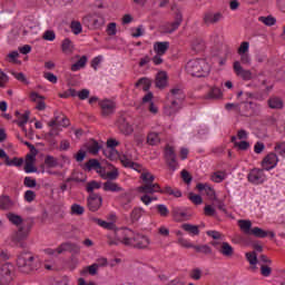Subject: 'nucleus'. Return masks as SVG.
I'll return each mask as SVG.
<instances>
[{
    "label": "nucleus",
    "instance_id": "obj_1",
    "mask_svg": "<svg viewBox=\"0 0 285 285\" xmlns=\"http://www.w3.org/2000/svg\"><path fill=\"white\" fill-rule=\"evenodd\" d=\"M116 239L124 244V246H130L138 250H146L150 246V238L148 236L135 233L130 228H124L116 232Z\"/></svg>",
    "mask_w": 285,
    "mask_h": 285
},
{
    "label": "nucleus",
    "instance_id": "obj_2",
    "mask_svg": "<svg viewBox=\"0 0 285 285\" xmlns=\"http://www.w3.org/2000/svg\"><path fill=\"white\" fill-rule=\"evenodd\" d=\"M17 266L20 273L24 275H30V273H35L39 268V261L32 255V253L24 252L19 255L17 259Z\"/></svg>",
    "mask_w": 285,
    "mask_h": 285
},
{
    "label": "nucleus",
    "instance_id": "obj_3",
    "mask_svg": "<svg viewBox=\"0 0 285 285\" xmlns=\"http://www.w3.org/2000/svg\"><path fill=\"white\" fill-rule=\"evenodd\" d=\"M238 226L244 235H253L258 239H264L265 237H268V235L272 239L275 237V233L273 232H266L259 227H253V223L250 220L240 219L238 220Z\"/></svg>",
    "mask_w": 285,
    "mask_h": 285
},
{
    "label": "nucleus",
    "instance_id": "obj_4",
    "mask_svg": "<svg viewBox=\"0 0 285 285\" xmlns=\"http://www.w3.org/2000/svg\"><path fill=\"white\" fill-rule=\"evenodd\" d=\"M186 71L191 77H206L210 72V66L204 59H194L187 62Z\"/></svg>",
    "mask_w": 285,
    "mask_h": 285
},
{
    "label": "nucleus",
    "instance_id": "obj_5",
    "mask_svg": "<svg viewBox=\"0 0 285 285\" xmlns=\"http://www.w3.org/2000/svg\"><path fill=\"white\" fill-rule=\"evenodd\" d=\"M140 179L144 181V185L139 186L138 193H157L159 190V184L155 181V175L150 174V171L142 169L140 171Z\"/></svg>",
    "mask_w": 285,
    "mask_h": 285
},
{
    "label": "nucleus",
    "instance_id": "obj_6",
    "mask_svg": "<svg viewBox=\"0 0 285 285\" xmlns=\"http://www.w3.org/2000/svg\"><path fill=\"white\" fill-rule=\"evenodd\" d=\"M83 23H86L89 28H94L95 30H99V28H104L106 26V18L101 13H90L82 19Z\"/></svg>",
    "mask_w": 285,
    "mask_h": 285
},
{
    "label": "nucleus",
    "instance_id": "obj_7",
    "mask_svg": "<svg viewBox=\"0 0 285 285\" xmlns=\"http://www.w3.org/2000/svg\"><path fill=\"white\" fill-rule=\"evenodd\" d=\"M98 106L100 107V115L105 119H108V117H112V115H115V111L117 110V102L111 99H102L98 102Z\"/></svg>",
    "mask_w": 285,
    "mask_h": 285
},
{
    "label": "nucleus",
    "instance_id": "obj_8",
    "mask_svg": "<svg viewBox=\"0 0 285 285\" xmlns=\"http://www.w3.org/2000/svg\"><path fill=\"white\" fill-rule=\"evenodd\" d=\"M14 279V266L6 263L0 267V284L8 285Z\"/></svg>",
    "mask_w": 285,
    "mask_h": 285
},
{
    "label": "nucleus",
    "instance_id": "obj_9",
    "mask_svg": "<svg viewBox=\"0 0 285 285\" xmlns=\"http://www.w3.org/2000/svg\"><path fill=\"white\" fill-rule=\"evenodd\" d=\"M104 206V198L99 194H90L87 198V207L91 213H97Z\"/></svg>",
    "mask_w": 285,
    "mask_h": 285
},
{
    "label": "nucleus",
    "instance_id": "obj_10",
    "mask_svg": "<svg viewBox=\"0 0 285 285\" xmlns=\"http://www.w3.org/2000/svg\"><path fill=\"white\" fill-rule=\"evenodd\" d=\"M165 158L167 166L170 170H177L179 163H177V155L175 154V148L167 146L165 149Z\"/></svg>",
    "mask_w": 285,
    "mask_h": 285
},
{
    "label": "nucleus",
    "instance_id": "obj_11",
    "mask_svg": "<svg viewBox=\"0 0 285 285\" xmlns=\"http://www.w3.org/2000/svg\"><path fill=\"white\" fill-rule=\"evenodd\" d=\"M116 124H117V128L120 130L122 135L128 136L135 132V128L132 127V125H130L126 116H120Z\"/></svg>",
    "mask_w": 285,
    "mask_h": 285
},
{
    "label": "nucleus",
    "instance_id": "obj_12",
    "mask_svg": "<svg viewBox=\"0 0 285 285\" xmlns=\"http://www.w3.org/2000/svg\"><path fill=\"white\" fill-rule=\"evenodd\" d=\"M234 72L237 77H240L243 81H250V79H253V72L250 70L244 69L239 61L234 62Z\"/></svg>",
    "mask_w": 285,
    "mask_h": 285
},
{
    "label": "nucleus",
    "instance_id": "obj_13",
    "mask_svg": "<svg viewBox=\"0 0 285 285\" xmlns=\"http://www.w3.org/2000/svg\"><path fill=\"white\" fill-rule=\"evenodd\" d=\"M247 179L250 181V184H264L266 180L264 169H252L247 176Z\"/></svg>",
    "mask_w": 285,
    "mask_h": 285
},
{
    "label": "nucleus",
    "instance_id": "obj_14",
    "mask_svg": "<svg viewBox=\"0 0 285 285\" xmlns=\"http://www.w3.org/2000/svg\"><path fill=\"white\" fill-rule=\"evenodd\" d=\"M277 161H279V158H277V154L269 153L267 156L264 157L262 166L265 170H273V168L277 166Z\"/></svg>",
    "mask_w": 285,
    "mask_h": 285
},
{
    "label": "nucleus",
    "instance_id": "obj_15",
    "mask_svg": "<svg viewBox=\"0 0 285 285\" xmlns=\"http://www.w3.org/2000/svg\"><path fill=\"white\" fill-rule=\"evenodd\" d=\"M222 19H224L222 12H207L204 14L203 21L205 26H215V23H219Z\"/></svg>",
    "mask_w": 285,
    "mask_h": 285
},
{
    "label": "nucleus",
    "instance_id": "obj_16",
    "mask_svg": "<svg viewBox=\"0 0 285 285\" xmlns=\"http://www.w3.org/2000/svg\"><path fill=\"white\" fill-rule=\"evenodd\" d=\"M120 161L125 168H131L132 170H136L137 173H141L142 167L141 165L132 161V158L128 154H125L120 156Z\"/></svg>",
    "mask_w": 285,
    "mask_h": 285
},
{
    "label": "nucleus",
    "instance_id": "obj_17",
    "mask_svg": "<svg viewBox=\"0 0 285 285\" xmlns=\"http://www.w3.org/2000/svg\"><path fill=\"white\" fill-rule=\"evenodd\" d=\"M28 235H30V227L20 226L13 237V242L17 243V246H20L21 248H23V243L21 242H23V239H26Z\"/></svg>",
    "mask_w": 285,
    "mask_h": 285
},
{
    "label": "nucleus",
    "instance_id": "obj_18",
    "mask_svg": "<svg viewBox=\"0 0 285 285\" xmlns=\"http://www.w3.org/2000/svg\"><path fill=\"white\" fill-rule=\"evenodd\" d=\"M181 21H184V16L181 12H176L175 21L169 22L165 26V30L168 35H173L175 30H177L181 26Z\"/></svg>",
    "mask_w": 285,
    "mask_h": 285
},
{
    "label": "nucleus",
    "instance_id": "obj_19",
    "mask_svg": "<svg viewBox=\"0 0 285 285\" xmlns=\"http://www.w3.org/2000/svg\"><path fill=\"white\" fill-rule=\"evenodd\" d=\"M155 85H156V88H159V90H164V88H168V73L166 71H159L156 75Z\"/></svg>",
    "mask_w": 285,
    "mask_h": 285
},
{
    "label": "nucleus",
    "instance_id": "obj_20",
    "mask_svg": "<svg viewBox=\"0 0 285 285\" xmlns=\"http://www.w3.org/2000/svg\"><path fill=\"white\" fill-rule=\"evenodd\" d=\"M61 253H79V246L75 243H62L57 247V255Z\"/></svg>",
    "mask_w": 285,
    "mask_h": 285
},
{
    "label": "nucleus",
    "instance_id": "obj_21",
    "mask_svg": "<svg viewBox=\"0 0 285 285\" xmlns=\"http://www.w3.org/2000/svg\"><path fill=\"white\" fill-rule=\"evenodd\" d=\"M217 250L223 255V257H227L228 259L235 255V249L226 242H223Z\"/></svg>",
    "mask_w": 285,
    "mask_h": 285
},
{
    "label": "nucleus",
    "instance_id": "obj_22",
    "mask_svg": "<svg viewBox=\"0 0 285 285\" xmlns=\"http://www.w3.org/2000/svg\"><path fill=\"white\" fill-rule=\"evenodd\" d=\"M197 190L205 191V195H207V197H209V199L213 202L215 199H217V197L215 196V189L213 187H210V185L208 184H197L196 185Z\"/></svg>",
    "mask_w": 285,
    "mask_h": 285
},
{
    "label": "nucleus",
    "instance_id": "obj_23",
    "mask_svg": "<svg viewBox=\"0 0 285 285\" xmlns=\"http://www.w3.org/2000/svg\"><path fill=\"white\" fill-rule=\"evenodd\" d=\"M167 99H177L178 101H184V99H186L184 89L179 86L173 88L170 92L167 94Z\"/></svg>",
    "mask_w": 285,
    "mask_h": 285
},
{
    "label": "nucleus",
    "instance_id": "obj_24",
    "mask_svg": "<svg viewBox=\"0 0 285 285\" xmlns=\"http://www.w3.org/2000/svg\"><path fill=\"white\" fill-rule=\"evenodd\" d=\"M267 106L272 110H282V108H284V100H282V98H279L277 96H272L267 100Z\"/></svg>",
    "mask_w": 285,
    "mask_h": 285
},
{
    "label": "nucleus",
    "instance_id": "obj_25",
    "mask_svg": "<svg viewBox=\"0 0 285 285\" xmlns=\"http://www.w3.org/2000/svg\"><path fill=\"white\" fill-rule=\"evenodd\" d=\"M168 48H170V42L168 41L154 43V52H156V55H166Z\"/></svg>",
    "mask_w": 285,
    "mask_h": 285
},
{
    "label": "nucleus",
    "instance_id": "obj_26",
    "mask_svg": "<svg viewBox=\"0 0 285 285\" xmlns=\"http://www.w3.org/2000/svg\"><path fill=\"white\" fill-rule=\"evenodd\" d=\"M61 50L63 55H72L75 52V45L70 38H66L61 43Z\"/></svg>",
    "mask_w": 285,
    "mask_h": 285
},
{
    "label": "nucleus",
    "instance_id": "obj_27",
    "mask_svg": "<svg viewBox=\"0 0 285 285\" xmlns=\"http://www.w3.org/2000/svg\"><path fill=\"white\" fill-rule=\"evenodd\" d=\"M85 170H88L90 173V170H96V173H99V170H101V163H99V160L92 158L89 159L86 164H85Z\"/></svg>",
    "mask_w": 285,
    "mask_h": 285
},
{
    "label": "nucleus",
    "instance_id": "obj_28",
    "mask_svg": "<svg viewBox=\"0 0 285 285\" xmlns=\"http://www.w3.org/2000/svg\"><path fill=\"white\" fill-rule=\"evenodd\" d=\"M147 144L149 146H159L161 144V138L159 137V132L151 131L147 135Z\"/></svg>",
    "mask_w": 285,
    "mask_h": 285
},
{
    "label": "nucleus",
    "instance_id": "obj_29",
    "mask_svg": "<svg viewBox=\"0 0 285 285\" xmlns=\"http://www.w3.org/2000/svg\"><path fill=\"white\" fill-rule=\"evenodd\" d=\"M104 190L106 193H121V187L117 183H112V180H107L104 184Z\"/></svg>",
    "mask_w": 285,
    "mask_h": 285
},
{
    "label": "nucleus",
    "instance_id": "obj_30",
    "mask_svg": "<svg viewBox=\"0 0 285 285\" xmlns=\"http://www.w3.org/2000/svg\"><path fill=\"white\" fill-rule=\"evenodd\" d=\"M174 218L176 222H188L190 219V214L186 212H180L179 209H174L173 210Z\"/></svg>",
    "mask_w": 285,
    "mask_h": 285
},
{
    "label": "nucleus",
    "instance_id": "obj_31",
    "mask_svg": "<svg viewBox=\"0 0 285 285\" xmlns=\"http://www.w3.org/2000/svg\"><path fill=\"white\" fill-rule=\"evenodd\" d=\"M87 150L90 153V155H98L99 150H101V145H99L97 140L91 139L87 146Z\"/></svg>",
    "mask_w": 285,
    "mask_h": 285
},
{
    "label": "nucleus",
    "instance_id": "obj_32",
    "mask_svg": "<svg viewBox=\"0 0 285 285\" xmlns=\"http://www.w3.org/2000/svg\"><path fill=\"white\" fill-rule=\"evenodd\" d=\"M255 106H257V104L253 101L246 102L243 111L244 117H253L255 115Z\"/></svg>",
    "mask_w": 285,
    "mask_h": 285
},
{
    "label": "nucleus",
    "instance_id": "obj_33",
    "mask_svg": "<svg viewBox=\"0 0 285 285\" xmlns=\"http://www.w3.org/2000/svg\"><path fill=\"white\" fill-rule=\"evenodd\" d=\"M13 204L10 199V196H1L0 197V208L1 210H10L12 208Z\"/></svg>",
    "mask_w": 285,
    "mask_h": 285
},
{
    "label": "nucleus",
    "instance_id": "obj_34",
    "mask_svg": "<svg viewBox=\"0 0 285 285\" xmlns=\"http://www.w3.org/2000/svg\"><path fill=\"white\" fill-rule=\"evenodd\" d=\"M86 63H88V57H80V59L71 66V71L77 72V70H81V68H86Z\"/></svg>",
    "mask_w": 285,
    "mask_h": 285
},
{
    "label": "nucleus",
    "instance_id": "obj_35",
    "mask_svg": "<svg viewBox=\"0 0 285 285\" xmlns=\"http://www.w3.org/2000/svg\"><path fill=\"white\" fill-rule=\"evenodd\" d=\"M169 101V115H175L177 110H179V104H181V100H177V98H167Z\"/></svg>",
    "mask_w": 285,
    "mask_h": 285
},
{
    "label": "nucleus",
    "instance_id": "obj_36",
    "mask_svg": "<svg viewBox=\"0 0 285 285\" xmlns=\"http://www.w3.org/2000/svg\"><path fill=\"white\" fill-rule=\"evenodd\" d=\"M7 218L13 226H21V224H23V218L14 213L7 214Z\"/></svg>",
    "mask_w": 285,
    "mask_h": 285
},
{
    "label": "nucleus",
    "instance_id": "obj_37",
    "mask_svg": "<svg viewBox=\"0 0 285 285\" xmlns=\"http://www.w3.org/2000/svg\"><path fill=\"white\" fill-rule=\"evenodd\" d=\"M98 271H99V265L94 263L92 265H89V266L85 267L80 272V275H88V273H89V275L95 276V275H97Z\"/></svg>",
    "mask_w": 285,
    "mask_h": 285
},
{
    "label": "nucleus",
    "instance_id": "obj_38",
    "mask_svg": "<svg viewBox=\"0 0 285 285\" xmlns=\"http://www.w3.org/2000/svg\"><path fill=\"white\" fill-rule=\"evenodd\" d=\"M181 228L186 233H189V235H199V226H197V225L183 224Z\"/></svg>",
    "mask_w": 285,
    "mask_h": 285
},
{
    "label": "nucleus",
    "instance_id": "obj_39",
    "mask_svg": "<svg viewBox=\"0 0 285 285\" xmlns=\"http://www.w3.org/2000/svg\"><path fill=\"white\" fill-rule=\"evenodd\" d=\"M142 196L140 197V202L145 204V206L150 205L153 202H157V197H153L150 195H155V193H140Z\"/></svg>",
    "mask_w": 285,
    "mask_h": 285
},
{
    "label": "nucleus",
    "instance_id": "obj_40",
    "mask_svg": "<svg viewBox=\"0 0 285 285\" xmlns=\"http://www.w3.org/2000/svg\"><path fill=\"white\" fill-rule=\"evenodd\" d=\"M206 48V45L204 43V40L202 39H195L191 42V49L194 52H202Z\"/></svg>",
    "mask_w": 285,
    "mask_h": 285
},
{
    "label": "nucleus",
    "instance_id": "obj_41",
    "mask_svg": "<svg viewBox=\"0 0 285 285\" xmlns=\"http://www.w3.org/2000/svg\"><path fill=\"white\" fill-rule=\"evenodd\" d=\"M142 215H144V208L135 207L130 213V219L131 222H139Z\"/></svg>",
    "mask_w": 285,
    "mask_h": 285
},
{
    "label": "nucleus",
    "instance_id": "obj_42",
    "mask_svg": "<svg viewBox=\"0 0 285 285\" xmlns=\"http://www.w3.org/2000/svg\"><path fill=\"white\" fill-rule=\"evenodd\" d=\"M222 89H219L218 87H212V89L207 94V99H222Z\"/></svg>",
    "mask_w": 285,
    "mask_h": 285
},
{
    "label": "nucleus",
    "instance_id": "obj_43",
    "mask_svg": "<svg viewBox=\"0 0 285 285\" xmlns=\"http://www.w3.org/2000/svg\"><path fill=\"white\" fill-rule=\"evenodd\" d=\"M194 250H196V253H202L203 255L213 254V248L208 245H194Z\"/></svg>",
    "mask_w": 285,
    "mask_h": 285
},
{
    "label": "nucleus",
    "instance_id": "obj_44",
    "mask_svg": "<svg viewBox=\"0 0 285 285\" xmlns=\"http://www.w3.org/2000/svg\"><path fill=\"white\" fill-rule=\"evenodd\" d=\"M136 88H139V86H142V90L145 92H148V90H150V79L148 78H140L136 83H135Z\"/></svg>",
    "mask_w": 285,
    "mask_h": 285
},
{
    "label": "nucleus",
    "instance_id": "obj_45",
    "mask_svg": "<svg viewBox=\"0 0 285 285\" xmlns=\"http://www.w3.org/2000/svg\"><path fill=\"white\" fill-rule=\"evenodd\" d=\"M28 119H30V111H26L18 118V120H13V124H17L20 128H23L26 124H28Z\"/></svg>",
    "mask_w": 285,
    "mask_h": 285
},
{
    "label": "nucleus",
    "instance_id": "obj_46",
    "mask_svg": "<svg viewBox=\"0 0 285 285\" xmlns=\"http://www.w3.org/2000/svg\"><path fill=\"white\" fill-rule=\"evenodd\" d=\"M99 188H101V183H97V180H91L86 186V190L90 195H95V190H99Z\"/></svg>",
    "mask_w": 285,
    "mask_h": 285
},
{
    "label": "nucleus",
    "instance_id": "obj_47",
    "mask_svg": "<svg viewBox=\"0 0 285 285\" xmlns=\"http://www.w3.org/2000/svg\"><path fill=\"white\" fill-rule=\"evenodd\" d=\"M45 164L48 168H57L59 166V160L51 155L46 156Z\"/></svg>",
    "mask_w": 285,
    "mask_h": 285
},
{
    "label": "nucleus",
    "instance_id": "obj_48",
    "mask_svg": "<svg viewBox=\"0 0 285 285\" xmlns=\"http://www.w3.org/2000/svg\"><path fill=\"white\" fill-rule=\"evenodd\" d=\"M6 166H22L23 165V158L13 157L10 160V156L7 157V160L4 161Z\"/></svg>",
    "mask_w": 285,
    "mask_h": 285
},
{
    "label": "nucleus",
    "instance_id": "obj_49",
    "mask_svg": "<svg viewBox=\"0 0 285 285\" xmlns=\"http://www.w3.org/2000/svg\"><path fill=\"white\" fill-rule=\"evenodd\" d=\"M258 21H261V23H264L265 26H275V23H277V19H275V17L273 16H267V17H259Z\"/></svg>",
    "mask_w": 285,
    "mask_h": 285
},
{
    "label": "nucleus",
    "instance_id": "obj_50",
    "mask_svg": "<svg viewBox=\"0 0 285 285\" xmlns=\"http://www.w3.org/2000/svg\"><path fill=\"white\" fill-rule=\"evenodd\" d=\"M70 28L73 35H81V32L83 31V28L81 27V22L79 21H71Z\"/></svg>",
    "mask_w": 285,
    "mask_h": 285
},
{
    "label": "nucleus",
    "instance_id": "obj_51",
    "mask_svg": "<svg viewBox=\"0 0 285 285\" xmlns=\"http://www.w3.org/2000/svg\"><path fill=\"white\" fill-rule=\"evenodd\" d=\"M62 117H63L62 112L55 114L53 119L48 122L49 128H52L53 126H59L61 124Z\"/></svg>",
    "mask_w": 285,
    "mask_h": 285
},
{
    "label": "nucleus",
    "instance_id": "obj_52",
    "mask_svg": "<svg viewBox=\"0 0 285 285\" xmlns=\"http://www.w3.org/2000/svg\"><path fill=\"white\" fill-rule=\"evenodd\" d=\"M247 262H249L250 266L257 265V252H249L245 254Z\"/></svg>",
    "mask_w": 285,
    "mask_h": 285
},
{
    "label": "nucleus",
    "instance_id": "obj_53",
    "mask_svg": "<svg viewBox=\"0 0 285 285\" xmlns=\"http://www.w3.org/2000/svg\"><path fill=\"white\" fill-rule=\"evenodd\" d=\"M188 199L189 202L194 203L196 206H199L203 204L204 199L202 198V196L194 194V193H189L188 194Z\"/></svg>",
    "mask_w": 285,
    "mask_h": 285
},
{
    "label": "nucleus",
    "instance_id": "obj_54",
    "mask_svg": "<svg viewBox=\"0 0 285 285\" xmlns=\"http://www.w3.org/2000/svg\"><path fill=\"white\" fill-rule=\"evenodd\" d=\"M11 75L17 79V81H21V83H26V86H28L29 81L23 72L11 71Z\"/></svg>",
    "mask_w": 285,
    "mask_h": 285
},
{
    "label": "nucleus",
    "instance_id": "obj_55",
    "mask_svg": "<svg viewBox=\"0 0 285 285\" xmlns=\"http://www.w3.org/2000/svg\"><path fill=\"white\" fill-rule=\"evenodd\" d=\"M83 213H86L83 206L79 204L71 205V215H83Z\"/></svg>",
    "mask_w": 285,
    "mask_h": 285
},
{
    "label": "nucleus",
    "instance_id": "obj_56",
    "mask_svg": "<svg viewBox=\"0 0 285 285\" xmlns=\"http://www.w3.org/2000/svg\"><path fill=\"white\" fill-rule=\"evenodd\" d=\"M42 39L45 41H55V39H57V35L55 33V31L52 30H47L45 31V33L42 35Z\"/></svg>",
    "mask_w": 285,
    "mask_h": 285
},
{
    "label": "nucleus",
    "instance_id": "obj_57",
    "mask_svg": "<svg viewBox=\"0 0 285 285\" xmlns=\"http://www.w3.org/2000/svg\"><path fill=\"white\" fill-rule=\"evenodd\" d=\"M180 175L185 184L189 185L193 181V176L190 175V173H188V170L183 169Z\"/></svg>",
    "mask_w": 285,
    "mask_h": 285
},
{
    "label": "nucleus",
    "instance_id": "obj_58",
    "mask_svg": "<svg viewBox=\"0 0 285 285\" xmlns=\"http://www.w3.org/2000/svg\"><path fill=\"white\" fill-rule=\"evenodd\" d=\"M156 208H157L160 217H168V215L170 214V212L168 210V207H166V205H157Z\"/></svg>",
    "mask_w": 285,
    "mask_h": 285
},
{
    "label": "nucleus",
    "instance_id": "obj_59",
    "mask_svg": "<svg viewBox=\"0 0 285 285\" xmlns=\"http://www.w3.org/2000/svg\"><path fill=\"white\" fill-rule=\"evenodd\" d=\"M23 184L27 188H36L37 179L31 178V177H24Z\"/></svg>",
    "mask_w": 285,
    "mask_h": 285
},
{
    "label": "nucleus",
    "instance_id": "obj_60",
    "mask_svg": "<svg viewBox=\"0 0 285 285\" xmlns=\"http://www.w3.org/2000/svg\"><path fill=\"white\" fill-rule=\"evenodd\" d=\"M35 199H37V194L32 190H27L24 193V202H28L29 204L35 202Z\"/></svg>",
    "mask_w": 285,
    "mask_h": 285
},
{
    "label": "nucleus",
    "instance_id": "obj_61",
    "mask_svg": "<svg viewBox=\"0 0 285 285\" xmlns=\"http://www.w3.org/2000/svg\"><path fill=\"white\" fill-rule=\"evenodd\" d=\"M189 277L195 281L202 279V269L199 268L191 269L189 273Z\"/></svg>",
    "mask_w": 285,
    "mask_h": 285
},
{
    "label": "nucleus",
    "instance_id": "obj_62",
    "mask_svg": "<svg viewBox=\"0 0 285 285\" xmlns=\"http://www.w3.org/2000/svg\"><path fill=\"white\" fill-rule=\"evenodd\" d=\"M272 273H273V268H271V266L268 265L261 266V275H263V277H271Z\"/></svg>",
    "mask_w": 285,
    "mask_h": 285
},
{
    "label": "nucleus",
    "instance_id": "obj_63",
    "mask_svg": "<svg viewBox=\"0 0 285 285\" xmlns=\"http://www.w3.org/2000/svg\"><path fill=\"white\" fill-rule=\"evenodd\" d=\"M235 148H238V150H248V148H250V142L246 140L235 142Z\"/></svg>",
    "mask_w": 285,
    "mask_h": 285
},
{
    "label": "nucleus",
    "instance_id": "obj_64",
    "mask_svg": "<svg viewBox=\"0 0 285 285\" xmlns=\"http://www.w3.org/2000/svg\"><path fill=\"white\" fill-rule=\"evenodd\" d=\"M275 150H276V153H278V155H281V157H285V144L284 142L276 144Z\"/></svg>",
    "mask_w": 285,
    "mask_h": 285
}]
</instances>
